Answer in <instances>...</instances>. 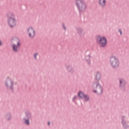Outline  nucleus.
I'll return each mask as SVG.
<instances>
[{
	"instance_id": "1",
	"label": "nucleus",
	"mask_w": 129,
	"mask_h": 129,
	"mask_svg": "<svg viewBox=\"0 0 129 129\" xmlns=\"http://www.w3.org/2000/svg\"><path fill=\"white\" fill-rule=\"evenodd\" d=\"M12 47L14 52L19 51V48L21 45V40L17 37H14L11 39Z\"/></svg>"
},
{
	"instance_id": "2",
	"label": "nucleus",
	"mask_w": 129,
	"mask_h": 129,
	"mask_svg": "<svg viewBox=\"0 0 129 129\" xmlns=\"http://www.w3.org/2000/svg\"><path fill=\"white\" fill-rule=\"evenodd\" d=\"M75 4L80 14L85 12L87 9V5L84 0H75Z\"/></svg>"
},
{
	"instance_id": "3",
	"label": "nucleus",
	"mask_w": 129,
	"mask_h": 129,
	"mask_svg": "<svg viewBox=\"0 0 129 129\" xmlns=\"http://www.w3.org/2000/svg\"><path fill=\"white\" fill-rule=\"evenodd\" d=\"M93 92L97 93V94L101 95L103 92V87L101 85L99 82H94L93 83Z\"/></svg>"
},
{
	"instance_id": "4",
	"label": "nucleus",
	"mask_w": 129,
	"mask_h": 129,
	"mask_svg": "<svg viewBox=\"0 0 129 129\" xmlns=\"http://www.w3.org/2000/svg\"><path fill=\"white\" fill-rule=\"evenodd\" d=\"M96 42L97 44H100V47H104L107 44V39L104 36H100L98 35L96 38Z\"/></svg>"
},
{
	"instance_id": "5",
	"label": "nucleus",
	"mask_w": 129,
	"mask_h": 129,
	"mask_svg": "<svg viewBox=\"0 0 129 129\" xmlns=\"http://www.w3.org/2000/svg\"><path fill=\"white\" fill-rule=\"evenodd\" d=\"M110 63L113 69H116L119 67V61L115 56H111L110 57Z\"/></svg>"
},
{
	"instance_id": "6",
	"label": "nucleus",
	"mask_w": 129,
	"mask_h": 129,
	"mask_svg": "<svg viewBox=\"0 0 129 129\" xmlns=\"http://www.w3.org/2000/svg\"><path fill=\"white\" fill-rule=\"evenodd\" d=\"M5 85H6V87H7L8 89L14 91V81L12 78H10V77H7V78H6Z\"/></svg>"
},
{
	"instance_id": "7",
	"label": "nucleus",
	"mask_w": 129,
	"mask_h": 129,
	"mask_svg": "<svg viewBox=\"0 0 129 129\" xmlns=\"http://www.w3.org/2000/svg\"><path fill=\"white\" fill-rule=\"evenodd\" d=\"M119 87L122 91H125L126 81L124 78H118Z\"/></svg>"
},
{
	"instance_id": "8",
	"label": "nucleus",
	"mask_w": 129,
	"mask_h": 129,
	"mask_svg": "<svg viewBox=\"0 0 129 129\" xmlns=\"http://www.w3.org/2000/svg\"><path fill=\"white\" fill-rule=\"evenodd\" d=\"M78 95L80 98L84 99L85 101H89L90 97L88 94H85L83 91H80L78 92Z\"/></svg>"
},
{
	"instance_id": "9",
	"label": "nucleus",
	"mask_w": 129,
	"mask_h": 129,
	"mask_svg": "<svg viewBox=\"0 0 129 129\" xmlns=\"http://www.w3.org/2000/svg\"><path fill=\"white\" fill-rule=\"evenodd\" d=\"M121 120L123 129H129V125L126 121L125 116H121Z\"/></svg>"
},
{
	"instance_id": "10",
	"label": "nucleus",
	"mask_w": 129,
	"mask_h": 129,
	"mask_svg": "<svg viewBox=\"0 0 129 129\" xmlns=\"http://www.w3.org/2000/svg\"><path fill=\"white\" fill-rule=\"evenodd\" d=\"M28 33L29 34V36L31 38H34L36 36V31L33 27H29L28 30Z\"/></svg>"
},
{
	"instance_id": "11",
	"label": "nucleus",
	"mask_w": 129,
	"mask_h": 129,
	"mask_svg": "<svg viewBox=\"0 0 129 129\" xmlns=\"http://www.w3.org/2000/svg\"><path fill=\"white\" fill-rule=\"evenodd\" d=\"M17 26V20L14 13L11 18V21L9 27L10 28H15Z\"/></svg>"
},
{
	"instance_id": "12",
	"label": "nucleus",
	"mask_w": 129,
	"mask_h": 129,
	"mask_svg": "<svg viewBox=\"0 0 129 129\" xmlns=\"http://www.w3.org/2000/svg\"><path fill=\"white\" fill-rule=\"evenodd\" d=\"M76 31L77 32V33L81 37H83L84 36H85V32H84V29H83V28H81L80 27L76 28Z\"/></svg>"
},
{
	"instance_id": "13",
	"label": "nucleus",
	"mask_w": 129,
	"mask_h": 129,
	"mask_svg": "<svg viewBox=\"0 0 129 129\" xmlns=\"http://www.w3.org/2000/svg\"><path fill=\"white\" fill-rule=\"evenodd\" d=\"M13 13H11V12H9L7 13V22L8 25L10 26L12 20V18L13 17Z\"/></svg>"
},
{
	"instance_id": "14",
	"label": "nucleus",
	"mask_w": 129,
	"mask_h": 129,
	"mask_svg": "<svg viewBox=\"0 0 129 129\" xmlns=\"http://www.w3.org/2000/svg\"><path fill=\"white\" fill-rule=\"evenodd\" d=\"M66 69L69 72L73 73L74 72V69L72 65H66Z\"/></svg>"
},
{
	"instance_id": "15",
	"label": "nucleus",
	"mask_w": 129,
	"mask_h": 129,
	"mask_svg": "<svg viewBox=\"0 0 129 129\" xmlns=\"http://www.w3.org/2000/svg\"><path fill=\"white\" fill-rule=\"evenodd\" d=\"M101 76L100 72H97L96 74H95V79L97 81H99L101 78Z\"/></svg>"
},
{
	"instance_id": "16",
	"label": "nucleus",
	"mask_w": 129,
	"mask_h": 129,
	"mask_svg": "<svg viewBox=\"0 0 129 129\" xmlns=\"http://www.w3.org/2000/svg\"><path fill=\"white\" fill-rule=\"evenodd\" d=\"M25 116H26V117H27V118L30 120V119H31L32 117V115L31 114V113H30V112H29V111H26V112H25Z\"/></svg>"
},
{
	"instance_id": "17",
	"label": "nucleus",
	"mask_w": 129,
	"mask_h": 129,
	"mask_svg": "<svg viewBox=\"0 0 129 129\" xmlns=\"http://www.w3.org/2000/svg\"><path fill=\"white\" fill-rule=\"evenodd\" d=\"M99 5L101 6L102 8L105 7L106 5V0H99Z\"/></svg>"
},
{
	"instance_id": "18",
	"label": "nucleus",
	"mask_w": 129,
	"mask_h": 129,
	"mask_svg": "<svg viewBox=\"0 0 129 129\" xmlns=\"http://www.w3.org/2000/svg\"><path fill=\"white\" fill-rule=\"evenodd\" d=\"M23 123H24V124H26V125H30V121L28 120L27 117H26V118H23Z\"/></svg>"
},
{
	"instance_id": "19",
	"label": "nucleus",
	"mask_w": 129,
	"mask_h": 129,
	"mask_svg": "<svg viewBox=\"0 0 129 129\" xmlns=\"http://www.w3.org/2000/svg\"><path fill=\"white\" fill-rule=\"evenodd\" d=\"M90 58H91V56L90 54H89V55H88V56H85V59L86 60V62L89 65H91V63Z\"/></svg>"
},
{
	"instance_id": "20",
	"label": "nucleus",
	"mask_w": 129,
	"mask_h": 129,
	"mask_svg": "<svg viewBox=\"0 0 129 129\" xmlns=\"http://www.w3.org/2000/svg\"><path fill=\"white\" fill-rule=\"evenodd\" d=\"M6 119L8 121H10V120H11L12 119V115L11 113H7L6 115Z\"/></svg>"
},
{
	"instance_id": "21",
	"label": "nucleus",
	"mask_w": 129,
	"mask_h": 129,
	"mask_svg": "<svg viewBox=\"0 0 129 129\" xmlns=\"http://www.w3.org/2000/svg\"><path fill=\"white\" fill-rule=\"evenodd\" d=\"M77 97H78L77 95H75V96H74V97H73L72 98V101L74 102L75 100H76Z\"/></svg>"
},
{
	"instance_id": "22",
	"label": "nucleus",
	"mask_w": 129,
	"mask_h": 129,
	"mask_svg": "<svg viewBox=\"0 0 129 129\" xmlns=\"http://www.w3.org/2000/svg\"><path fill=\"white\" fill-rule=\"evenodd\" d=\"M39 54V53H35L34 55V57L35 59H37V56Z\"/></svg>"
},
{
	"instance_id": "23",
	"label": "nucleus",
	"mask_w": 129,
	"mask_h": 129,
	"mask_svg": "<svg viewBox=\"0 0 129 129\" xmlns=\"http://www.w3.org/2000/svg\"><path fill=\"white\" fill-rule=\"evenodd\" d=\"M62 27L64 29V30H67V27H66L65 24L64 23L62 24Z\"/></svg>"
},
{
	"instance_id": "24",
	"label": "nucleus",
	"mask_w": 129,
	"mask_h": 129,
	"mask_svg": "<svg viewBox=\"0 0 129 129\" xmlns=\"http://www.w3.org/2000/svg\"><path fill=\"white\" fill-rule=\"evenodd\" d=\"M118 32H119L120 35H122V29H118Z\"/></svg>"
},
{
	"instance_id": "25",
	"label": "nucleus",
	"mask_w": 129,
	"mask_h": 129,
	"mask_svg": "<svg viewBox=\"0 0 129 129\" xmlns=\"http://www.w3.org/2000/svg\"><path fill=\"white\" fill-rule=\"evenodd\" d=\"M47 124H48V125H50V124H51L50 122H47Z\"/></svg>"
},
{
	"instance_id": "26",
	"label": "nucleus",
	"mask_w": 129,
	"mask_h": 129,
	"mask_svg": "<svg viewBox=\"0 0 129 129\" xmlns=\"http://www.w3.org/2000/svg\"><path fill=\"white\" fill-rule=\"evenodd\" d=\"M2 44H3V43H2V41H1V46H2Z\"/></svg>"
},
{
	"instance_id": "27",
	"label": "nucleus",
	"mask_w": 129,
	"mask_h": 129,
	"mask_svg": "<svg viewBox=\"0 0 129 129\" xmlns=\"http://www.w3.org/2000/svg\"><path fill=\"white\" fill-rule=\"evenodd\" d=\"M0 45H1V41H0Z\"/></svg>"
}]
</instances>
